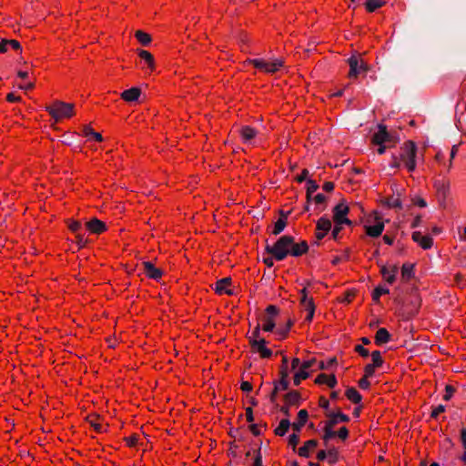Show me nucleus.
Listing matches in <instances>:
<instances>
[{"instance_id":"4468645a","label":"nucleus","mask_w":466,"mask_h":466,"mask_svg":"<svg viewBox=\"0 0 466 466\" xmlns=\"http://www.w3.org/2000/svg\"><path fill=\"white\" fill-rule=\"evenodd\" d=\"M412 240L418 243L423 249H430L433 245V240L430 236H421L420 231L412 233Z\"/></svg>"},{"instance_id":"473e14b6","label":"nucleus","mask_w":466,"mask_h":466,"mask_svg":"<svg viewBox=\"0 0 466 466\" xmlns=\"http://www.w3.org/2000/svg\"><path fill=\"white\" fill-rule=\"evenodd\" d=\"M292 325H293V320L289 319L284 327H279L277 329V335L279 336V339H284L287 337Z\"/></svg>"},{"instance_id":"69168bd1","label":"nucleus","mask_w":466,"mask_h":466,"mask_svg":"<svg viewBox=\"0 0 466 466\" xmlns=\"http://www.w3.org/2000/svg\"><path fill=\"white\" fill-rule=\"evenodd\" d=\"M240 389L245 392H249L252 390V385L248 381H242L240 385Z\"/></svg>"},{"instance_id":"de8ad7c7","label":"nucleus","mask_w":466,"mask_h":466,"mask_svg":"<svg viewBox=\"0 0 466 466\" xmlns=\"http://www.w3.org/2000/svg\"><path fill=\"white\" fill-rule=\"evenodd\" d=\"M319 184L312 179H307V192L308 193H314L319 189Z\"/></svg>"},{"instance_id":"a878e982","label":"nucleus","mask_w":466,"mask_h":466,"mask_svg":"<svg viewBox=\"0 0 466 466\" xmlns=\"http://www.w3.org/2000/svg\"><path fill=\"white\" fill-rule=\"evenodd\" d=\"M381 275L385 278L386 281L392 284L396 280V274L398 273V267L393 266L391 271L387 267L382 266L380 268Z\"/></svg>"},{"instance_id":"f03ea898","label":"nucleus","mask_w":466,"mask_h":466,"mask_svg":"<svg viewBox=\"0 0 466 466\" xmlns=\"http://www.w3.org/2000/svg\"><path fill=\"white\" fill-rule=\"evenodd\" d=\"M326 415L329 417V420L325 423L322 439L327 446L329 441L336 436L333 427L337 424V418H339L341 422H348L350 421V417L340 410H338L337 412H328Z\"/></svg>"},{"instance_id":"b1692460","label":"nucleus","mask_w":466,"mask_h":466,"mask_svg":"<svg viewBox=\"0 0 466 466\" xmlns=\"http://www.w3.org/2000/svg\"><path fill=\"white\" fill-rule=\"evenodd\" d=\"M257 130L249 126L242 127L240 129V135L243 141L246 143L251 142V140L257 136Z\"/></svg>"},{"instance_id":"338daca9","label":"nucleus","mask_w":466,"mask_h":466,"mask_svg":"<svg viewBox=\"0 0 466 466\" xmlns=\"http://www.w3.org/2000/svg\"><path fill=\"white\" fill-rule=\"evenodd\" d=\"M308 176H309V170L308 169H303L301 171V174L297 177V181L299 183H301V182H303L305 180L307 181Z\"/></svg>"},{"instance_id":"6e6d98bb","label":"nucleus","mask_w":466,"mask_h":466,"mask_svg":"<svg viewBox=\"0 0 466 466\" xmlns=\"http://www.w3.org/2000/svg\"><path fill=\"white\" fill-rule=\"evenodd\" d=\"M315 364H317V360L311 359L307 361H304L301 364L300 368L308 371V370L310 369L311 367H313Z\"/></svg>"},{"instance_id":"1a4fd4ad","label":"nucleus","mask_w":466,"mask_h":466,"mask_svg":"<svg viewBox=\"0 0 466 466\" xmlns=\"http://www.w3.org/2000/svg\"><path fill=\"white\" fill-rule=\"evenodd\" d=\"M267 340L265 339H251L250 346L255 351H258L261 358H269L272 356V350L266 347Z\"/></svg>"},{"instance_id":"c03bdc74","label":"nucleus","mask_w":466,"mask_h":466,"mask_svg":"<svg viewBox=\"0 0 466 466\" xmlns=\"http://www.w3.org/2000/svg\"><path fill=\"white\" fill-rule=\"evenodd\" d=\"M248 62L259 70H266V61L263 59H249Z\"/></svg>"},{"instance_id":"864d4df0","label":"nucleus","mask_w":466,"mask_h":466,"mask_svg":"<svg viewBox=\"0 0 466 466\" xmlns=\"http://www.w3.org/2000/svg\"><path fill=\"white\" fill-rule=\"evenodd\" d=\"M355 351L358 352L363 358H367L370 355V351L367 349H365L362 345H356Z\"/></svg>"},{"instance_id":"58836bf2","label":"nucleus","mask_w":466,"mask_h":466,"mask_svg":"<svg viewBox=\"0 0 466 466\" xmlns=\"http://www.w3.org/2000/svg\"><path fill=\"white\" fill-rule=\"evenodd\" d=\"M370 356H371V360H372V363H370V364L372 366H374L376 368H380V367L382 366L383 360L381 358L380 351L374 350V351L371 352Z\"/></svg>"},{"instance_id":"8fccbe9b","label":"nucleus","mask_w":466,"mask_h":466,"mask_svg":"<svg viewBox=\"0 0 466 466\" xmlns=\"http://www.w3.org/2000/svg\"><path fill=\"white\" fill-rule=\"evenodd\" d=\"M68 228L74 233H79V230L82 228V225L79 221H72L68 222Z\"/></svg>"},{"instance_id":"9b49d317","label":"nucleus","mask_w":466,"mask_h":466,"mask_svg":"<svg viewBox=\"0 0 466 466\" xmlns=\"http://www.w3.org/2000/svg\"><path fill=\"white\" fill-rule=\"evenodd\" d=\"M350 208L344 201L336 205L333 208V220L335 224L341 225V221L349 214Z\"/></svg>"},{"instance_id":"3c124183","label":"nucleus","mask_w":466,"mask_h":466,"mask_svg":"<svg viewBox=\"0 0 466 466\" xmlns=\"http://www.w3.org/2000/svg\"><path fill=\"white\" fill-rule=\"evenodd\" d=\"M445 411V406L442 404L438 405L436 408H434L431 411V417L432 419H437L438 416Z\"/></svg>"},{"instance_id":"423d86ee","label":"nucleus","mask_w":466,"mask_h":466,"mask_svg":"<svg viewBox=\"0 0 466 466\" xmlns=\"http://www.w3.org/2000/svg\"><path fill=\"white\" fill-rule=\"evenodd\" d=\"M279 309L275 305H269L265 310V316L262 318L264 325L262 327L264 331L270 332L275 327L276 323L274 319L279 315Z\"/></svg>"},{"instance_id":"72a5a7b5","label":"nucleus","mask_w":466,"mask_h":466,"mask_svg":"<svg viewBox=\"0 0 466 466\" xmlns=\"http://www.w3.org/2000/svg\"><path fill=\"white\" fill-rule=\"evenodd\" d=\"M282 66H283V62L280 59H277L272 63L266 62L265 72L270 73V74L275 73V72L279 71Z\"/></svg>"},{"instance_id":"37998d69","label":"nucleus","mask_w":466,"mask_h":466,"mask_svg":"<svg viewBox=\"0 0 466 466\" xmlns=\"http://www.w3.org/2000/svg\"><path fill=\"white\" fill-rule=\"evenodd\" d=\"M329 463L335 464L338 461V451L333 447L328 450Z\"/></svg>"},{"instance_id":"4c0bfd02","label":"nucleus","mask_w":466,"mask_h":466,"mask_svg":"<svg viewBox=\"0 0 466 466\" xmlns=\"http://www.w3.org/2000/svg\"><path fill=\"white\" fill-rule=\"evenodd\" d=\"M287 224H288V221L279 218V220L276 221L274 224L272 234L275 236L279 235L285 229V228L287 227Z\"/></svg>"},{"instance_id":"0eeeda50","label":"nucleus","mask_w":466,"mask_h":466,"mask_svg":"<svg viewBox=\"0 0 466 466\" xmlns=\"http://www.w3.org/2000/svg\"><path fill=\"white\" fill-rule=\"evenodd\" d=\"M372 142L380 145L386 142L395 143L396 139L391 133L388 132L386 126L380 124L378 126V131L372 136Z\"/></svg>"},{"instance_id":"4d7b16f0","label":"nucleus","mask_w":466,"mask_h":466,"mask_svg":"<svg viewBox=\"0 0 466 466\" xmlns=\"http://www.w3.org/2000/svg\"><path fill=\"white\" fill-rule=\"evenodd\" d=\"M252 466H263L260 448L256 451V456H255L254 462H253Z\"/></svg>"},{"instance_id":"c9c22d12","label":"nucleus","mask_w":466,"mask_h":466,"mask_svg":"<svg viewBox=\"0 0 466 466\" xmlns=\"http://www.w3.org/2000/svg\"><path fill=\"white\" fill-rule=\"evenodd\" d=\"M386 205L392 208L401 209L403 208V204L401 199L399 197H390L386 200Z\"/></svg>"},{"instance_id":"7c9ffc66","label":"nucleus","mask_w":466,"mask_h":466,"mask_svg":"<svg viewBox=\"0 0 466 466\" xmlns=\"http://www.w3.org/2000/svg\"><path fill=\"white\" fill-rule=\"evenodd\" d=\"M414 265L410 263H404L401 267V278L404 280H409L414 275L413 272Z\"/></svg>"},{"instance_id":"aec40b11","label":"nucleus","mask_w":466,"mask_h":466,"mask_svg":"<svg viewBox=\"0 0 466 466\" xmlns=\"http://www.w3.org/2000/svg\"><path fill=\"white\" fill-rule=\"evenodd\" d=\"M284 402L290 406H299L300 404L301 396L297 390H291L283 396Z\"/></svg>"},{"instance_id":"09e8293b","label":"nucleus","mask_w":466,"mask_h":466,"mask_svg":"<svg viewBox=\"0 0 466 466\" xmlns=\"http://www.w3.org/2000/svg\"><path fill=\"white\" fill-rule=\"evenodd\" d=\"M455 392V388L451 385H446L445 387V394L443 396V400L445 401H448L451 399L453 396V393Z\"/></svg>"},{"instance_id":"393cba45","label":"nucleus","mask_w":466,"mask_h":466,"mask_svg":"<svg viewBox=\"0 0 466 466\" xmlns=\"http://www.w3.org/2000/svg\"><path fill=\"white\" fill-rule=\"evenodd\" d=\"M366 233L370 237L378 238L384 230V224L382 222L377 223L374 226H365Z\"/></svg>"},{"instance_id":"20e7f679","label":"nucleus","mask_w":466,"mask_h":466,"mask_svg":"<svg viewBox=\"0 0 466 466\" xmlns=\"http://www.w3.org/2000/svg\"><path fill=\"white\" fill-rule=\"evenodd\" d=\"M395 301L405 310L409 316H414L420 305V298L416 292V289L412 288L410 290V298L408 302H405L400 298H396Z\"/></svg>"},{"instance_id":"39448f33","label":"nucleus","mask_w":466,"mask_h":466,"mask_svg":"<svg viewBox=\"0 0 466 466\" xmlns=\"http://www.w3.org/2000/svg\"><path fill=\"white\" fill-rule=\"evenodd\" d=\"M348 64L350 66L349 77L356 78L360 74L368 71V65L360 58L359 56L353 55L348 58Z\"/></svg>"},{"instance_id":"680f3d73","label":"nucleus","mask_w":466,"mask_h":466,"mask_svg":"<svg viewBox=\"0 0 466 466\" xmlns=\"http://www.w3.org/2000/svg\"><path fill=\"white\" fill-rule=\"evenodd\" d=\"M259 336H260V326H259V324H258L255 327V329H254V330L252 332V335L250 337H248V340L250 341L251 339H260Z\"/></svg>"},{"instance_id":"6ab92c4d","label":"nucleus","mask_w":466,"mask_h":466,"mask_svg":"<svg viewBox=\"0 0 466 466\" xmlns=\"http://www.w3.org/2000/svg\"><path fill=\"white\" fill-rule=\"evenodd\" d=\"M141 95V90L138 87H131L121 93V98L127 102H135Z\"/></svg>"},{"instance_id":"c756f323","label":"nucleus","mask_w":466,"mask_h":466,"mask_svg":"<svg viewBox=\"0 0 466 466\" xmlns=\"http://www.w3.org/2000/svg\"><path fill=\"white\" fill-rule=\"evenodd\" d=\"M316 228L318 231H325V233H328L331 228V222L327 217H321L317 221Z\"/></svg>"},{"instance_id":"a19ab883","label":"nucleus","mask_w":466,"mask_h":466,"mask_svg":"<svg viewBox=\"0 0 466 466\" xmlns=\"http://www.w3.org/2000/svg\"><path fill=\"white\" fill-rule=\"evenodd\" d=\"M336 364H337V359L335 357H333V358H330L327 362H324V361L318 362V370H329Z\"/></svg>"},{"instance_id":"f8f14e48","label":"nucleus","mask_w":466,"mask_h":466,"mask_svg":"<svg viewBox=\"0 0 466 466\" xmlns=\"http://www.w3.org/2000/svg\"><path fill=\"white\" fill-rule=\"evenodd\" d=\"M142 265L144 267V273L147 277L155 280H158L162 277L163 271L160 268H156L152 262L144 261Z\"/></svg>"},{"instance_id":"ddd939ff","label":"nucleus","mask_w":466,"mask_h":466,"mask_svg":"<svg viewBox=\"0 0 466 466\" xmlns=\"http://www.w3.org/2000/svg\"><path fill=\"white\" fill-rule=\"evenodd\" d=\"M230 284H231V278H228V277L223 278L215 283V286L213 289L216 291V293L218 295H222V294L232 295L233 291L231 289H228V287Z\"/></svg>"},{"instance_id":"774afa93","label":"nucleus","mask_w":466,"mask_h":466,"mask_svg":"<svg viewBox=\"0 0 466 466\" xmlns=\"http://www.w3.org/2000/svg\"><path fill=\"white\" fill-rule=\"evenodd\" d=\"M76 243L80 248H82L86 245V239L84 238L83 235H81L80 233H77L76 234Z\"/></svg>"},{"instance_id":"13d9d810","label":"nucleus","mask_w":466,"mask_h":466,"mask_svg":"<svg viewBox=\"0 0 466 466\" xmlns=\"http://www.w3.org/2000/svg\"><path fill=\"white\" fill-rule=\"evenodd\" d=\"M359 387L361 389V390H368L370 386V381L368 380V378L366 377H363L361 378L359 382Z\"/></svg>"},{"instance_id":"f257e3e1","label":"nucleus","mask_w":466,"mask_h":466,"mask_svg":"<svg viewBox=\"0 0 466 466\" xmlns=\"http://www.w3.org/2000/svg\"><path fill=\"white\" fill-rule=\"evenodd\" d=\"M293 244V237L284 235L279 238L274 245L268 244L266 240L265 251L267 254L271 255L276 260L281 261L285 259L289 254V249Z\"/></svg>"},{"instance_id":"e2e57ef3","label":"nucleus","mask_w":466,"mask_h":466,"mask_svg":"<svg viewBox=\"0 0 466 466\" xmlns=\"http://www.w3.org/2000/svg\"><path fill=\"white\" fill-rule=\"evenodd\" d=\"M279 391L276 390L275 387H273L270 394H269V400L274 403L276 406H279L278 403L276 402L277 400V395Z\"/></svg>"},{"instance_id":"9d476101","label":"nucleus","mask_w":466,"mask_h":466,"mask_svg":"<svg viewBox=\"0 0 466 466\" xmlns=\"http://www.w3.org/2000/svg\"><path fill=\"white\" fill-rule=\"evenodd\" d=\"M434 187L437 191V198L441 206L445 205V201L450 193V186L449 183L443 180H436L434 183Z\"/></svg>"},{"instance_id":"a18cd8bd","label":"nucleus","mask_w":466,"mask_h":466,"mask_svg":"<svg viewBox=\"0 0 466 466\" xmlns=\"http://www.w3.org/2000/svg\"><path fill=\"white\" fill-rule=\"evenodd\" d=\"M461 440L464 448L463 454L460 457V460L466 464V429H462L461 431Z\"/></svg>"},{"instance_id":"2eb2a0df","label":"nucleus","mask_w":466,"mask_h":466,"mask_svg":"<svg viewBox=\"0 0 466 466\" xmlns=\"http://www.w3.org/2000/svg\"><path fill=\"white\" fill-rule=\"evenodd\" d=\"M290 246L291 248L289 249V255L293 257H300L309 251V245L305 240L296 243L295 238H293V244Z\"/></svg>"},{"instance_id":"412c9836","label":"nucleus","mask_w":466,"mask_h":466,"mask_svg":"<svg viewBox=\"0 0 466 466\" xmlns=\"http://www.w3.org/2000/svg\"><path fill=\"white\" fill-rule=\"evenodd\" d=\"M315 382L318 384L325 383L329 388L333 389L337 385V379L333 374L328 376L327 374L321 373L316 378Z\"/></svg>"},{"instance_id":"7ed1b4c3","label":"nucleus","mask_w":466,"mask_h":466,"mask_svg":"<svg viewBox=\"0 0 466 466\" xmlns=\"http://www.w3.org/2000/svg\"><path fill=\"white\" fill-rule=\"evenodd\" d=\"M46 111L57 121L63 117H70L74 115V105L62 101H56L46 106Z\"/></svg>"},{"instance_id":"a211bd4d","label":"nucleus","mask_w":466,"mask_h":466,"mask_svg":"<svg viewBox=\"0 0 466 466\" xmlns=\"http://www.w3.org/2000/svg\"><path fill=\"white\" fill-rule=\"evenodd\" d=\"M392 339L391 334L385 328H380L375 335V343L379 346L390 342Z\"/></svg>"},{"instance_id":"f3484780","label":"nucleus","mask_w":466,"mask_h":466,"mask_svg":"<svg viewBox=\"0 0 466 466\" xmlns=\"http://www.w3.org/2000/svg\"><path fill=\"white\" fill-rule=\"evenodd\" d=\"M309 418V413L306 410H300L298 412V420L291 423V428L294 431L299 432L302 427L306 424Z\"/></svg>"},{"instance_id":"e433bc0d","label":"nucleus","mask_w":466,"mask_h":466,"mask_svg":"<svg viewBox=\"0 0 466 466\" xmlns=\"http://www.w3.org/2000/svg\"><path fill=\"white\" fill-rule=\"evenodd\" d=\"M309 377V372L300 368L299 370L297 371L294 375V378H293L294 385L299 386L302 380H306Z\"/></svg>"},{"instance_id":"49530a36","label":"nucleus","mask_w":466,"mask_h":466,"mask_svg":"<svg viewBox=\"0 0 466 466\" xmlns=\"http://www.w3.org/2000/svg\"><path fill=\"white\" fill-rule=\"evenodd\" d=\"M299 432H294L289 435V444L293 448V450H296L297 445L299 442V436L298 434Z\"/></svg>"},{"instance_id":"603ef678","label":"nucleus","mask_w":466,"mask_h":466,"mask_svg":"<svg viewBox=\"0 0 466 466\" xmlns=\"http://www.w3.org/2000/svg\"><path fill=\"white\" fill-rule=\"evenodd\" d=\"M376 367L372 366L370 363L367 364L364 368V376L366 378L372 377L374 375Z\"/></svg>"},{"instance_id":"79ce46f5","label":"nucleus","mask_w":466,"mask_h":466,"mask_svg":"<svg viewBox=\"0 0 466 466\" xmlns=\"http://www.w3.org/2000/svg\"><path fill=\"white\" fill-rule=\"evenodd\" d=\"M83 132H84V135L88 137V136H92L96 141H102L103 140V137L101 136V134L94 131L90 127L88 126H85L84 127V129H83Z\"/></svg>"},{"instance_id":"0e129e2a","label":"nucleus","mask_w":466,"mask_h":466,"mask_svg":"<svg viewBox=\"0 0 466 466\" xmlns=\"http://www.w3.org/2000/svg\"><path fill=\"white\" fill-rule=\"evenodd\" d=\"M300 293H301V299H300V303L302 305L308 303L309 301H310V299L308 298V295H307V289L306 288H304L303 289L300 290Z\"/></svg>"},{"instance_id":"5701e85b","label":"nucleus","mask_w":466,"mask_h":466,"mask_svg":"<svg viewBox=\"0 0 466 466\" xmlns=\"http://www.w3.org/2000/svg\"><path fill=\"white\" fill-rule=\"evenodd\" d=\"M318 446V441L317 440H309L304 443L302 447H300L298 451V453L299 456L304 458L309 457V451L316 448Z\"/></svg>"},{"instance_id":"6e6552de","label":"nucleus","mask_w":466,"mask_h":466,"mask_svg":"<svg viewBox=\"0 0 466 466\" xmlns=\"http://www.w3.org/2000/svg\"><path fill=\"white\" fill-rule=\"evenodd\" d=\"M400 159L402 162L416 160L417 156V146L413 141H407L400 148Z\"/></svg>"},{"instance_id":"dca6fc26","label":"nucleus","mask_w":466,"mask_h":466,"mask_svg":"<svg viewBox=\"0 0 466 466\" xmlns=\"http://www.w3.org/2000/svg\"><path fill=\"white\" fill-rule=\"evenodd\" d=\"M86 227L91 233L94 234H101L106 230V224L96 218H93L91 220L86 222Z\"/></svg>"},{"instance_id":"ea45409f","label":"nucleus","mask_w":466,"mask_h":466,"mask_svg":"<svg viewBox=\"0 0 466 466\" xmlns=\"http://www.w3.org/2000/svg\"><path fill=\"white\" fill-rule=\"evenodd\" d=\"M390 292L389 289L377 287L372 292V299L374 302L379 303L380 298L381 295L388 294Z\"/></svg>"},{"instance_id":"f704fd0d","label":"nucleus","mask_w":466,"mask_h":466,"mask_svg":"<svg viewBox=\"0 0 466 466\" xmlns=\"http://www.w3.org/2000/svg\"><path fill=\"white\" fill-rule=\"evenodd\" d=\"M382 4V0H365L363 2V5H365L367 11L369 12H374L379 7H380Z\"/></svg>"},{"instance_id":"052dcab7","label":"nucleus","mask_w":466,"mask_h":466,"mask_svg":"<svg viewBox=\"0 0 466 466\" xmlns=\"http://www.w3.org/2000/svg\"><path fill=\"white\" fill-rule=\"evenodd\" d=\"M7 43H8V46H10L15 50H21L22 49L21 45H20V43L17 40H15V39H10L9 40V39H7Z\"/></svg>"},{"instance_id":"4be33fe9","label":"nucleus","mask_w":466,"mask_h":466,"mask_svg":"<svg viewBox=\"0 0 466 466\" xmlns=\"http://www.w3.org/2000/svg\"><path fill=\"white\" fill-rule=\"evenodd\" d=\"M273 385L279 391L289 390V371H283L282 375H280V379L279 380L274 381Z\"/></svg>"},{"instance_id":"2f4dec72","label":"nucleus","mask_w":466,"mask_h":466,"mask_svg":"<svg viewBox=\"0 0 466 466\" xmlns=\"http://www.w3.org/2000/svg\"><path fill=\"white\" fill-rule=\"evenodd\" d=\"M135 36L143 46H148L152 40L150 35L141 30H137Z\"/></svg>"},{"instance_id":"bf43d9fd","label":"nucleus","mask_w":466,"mask_h":466,"mask_svg":"<svg viewBox=\"0 0 466 466\" xmlns=\"http://www.w3.org/2000/svg\"><path fill=\"white\" fill-rule=\"evenodd\" d=\"M88 422L95 429L96 431H97V432L104 431L102 425L97 423L95 420L88 419Z\"/></svg>"},{"instance_id":"cd10ccee","label":"nucleus","mask_w":466,"mask_h":466,"mask_svg":"<svg viewBox=\"0 0 466 466\" xmlns=\"http://www.w3.org/2000/svg\"><path fill=\"white\" fill-rule=\"evenodd\" d=\"M138 56L142 60H144L147 63V65L151 70H154L155 60L153 56L148 51L140 49L138 50Z\"/></svg>"},{"instance_id":"c85d7f7f","label":"nucleus","mask_w":466,"mask_h":466,"mask_svg":"<svg viewBox=\"0 0 466 466\" xmlns=\"http://www.w3.org/2000/svg\"><path fill=\"white\" fill-rule=\"evenodd\" d=\"M346 396L347 398L352 401L353 403L355 404H358L361 401V395L360 394V392L353 387H350L347 389L346 390Z\"/></svg>"},{"instance_id":"5fc2aeb1","label":"nucleus","mask_w":466,"mask_h":466,"mask_svg":"<svg viewBox=\"0 0 466 466\" xmlns=\"http://www.w3.org/2000/svg\"><path fill=\"white\" fill-rule=\"evenodd\" d=\"M340 440L345 441L349 437V430L346 427H341L338 432H336Z\"/></svg>"},{"instance_id":"bb28decb","label":"nucleus","mask_w":466,"mask_h":466,"mask_svg":"<svg viewBox=\"0 0 466 466\" xmlns=\"http://www.w3.org/2000/svg\"><path fill=\"white\" fill-rule=\"evenodd\" d=\"M290 427L291 422L289 421V420L288 418L282 419L279 421V426L274 430V433L277 436H284L289 431Z\"/></svg>"}]
</instances>
